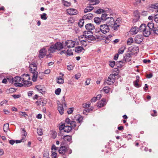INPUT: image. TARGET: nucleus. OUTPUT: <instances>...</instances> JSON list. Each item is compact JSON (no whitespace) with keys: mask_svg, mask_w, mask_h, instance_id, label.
<instances>
[{"mask_svg":"<svg viewBox=\"0 0 158 158\" xmlns=\"http://www.w3.org/2000/svg\"><path fill=\"white\" fill-rule=\"evenodd\" d=\"M63 139L65 141H67L68 142H69L72 140V137L68 135H65L63 136Z\"/></svg>","mask_w":158,"mask_h":158,"instance_id":"bb28decb","label":"nucleus"},{"mask_svg":"<svg viewBox=\"0 0 158 158\" xmlns=\"http://www.w3.org/2000/svg\"><path fill=\"white\" fill-rule=\"evenodd\" d=\"M99 2V1L98 0H90V4L89 5H94L98 4Z\"/></svg>","mask_w":158,"mask_h":158,"instance_id":"7c9ffc66","label":"nucleus"},{"mask_svg":"<svg viewBox=\"0 0 158 158\" xmlns=\"http://www.w3.org/2000/svg\"><path fill=\"white\" fill-rule=\"evenodd\" d=\"M131 60V52H128L125 53L124 56L123 61L125 62H129Z\"/></svg>","mask_w":158,"mask_h":158,"instance_id":"9d476101","label":"nucleus"},{"mask_svg":"<svg viewBox=\"0 0 158 158\" xmlns=\"http://www.w3.org/2000/svg\"><path fill=\"white\" fill-rule=\"evenodd\" d=\"M104 103L101 102H98L97 103V106L99 108L103 107L105 105Z\"/></svg>","mask_w":158,"mask_h":158,"instance_id":"8fccbe9b","label":"nucleus"},{"mask_svg":"<svg viewBox=\"0 0 158 158\" xmlns=\"http://www.w3.org/2000/svg\"><path fill=\"white\" fill-rule=\"evenodd\" d=\"M139 81V79H137L134 82V85L136 87L139 88L140 86V85L138 84Z\"/></svg>","mask_w":158,"mask_h":158,"instance_id":"58836bf2","label":"nucleus"},{"mask_svg":"<svg viewBox=\"0 0 158 158\" xmlns=\"http://www.w3.org/2000/svg\"><path fill=\"white\" fill-rule=\"evenodd\" d=\"M65 125V123H63L59 127V129L61 131L62 130H64V127Z\"/></svg>","mask_w":158,"mask_h":158,"instance_id":"bf43d9fd","label":"nucleus"},{"mask_svg":"<svg viewBox=\"0 0 158 158\" xmlns=\"http://www.w3.org/2000/svg\"><path fill=\"white\" fill-rule=\"evenodd\" d=\"M84 49L83 47L81 46H78L75 48V52L78 53L81 52Z\"/></svg>","mask_w":158,"mask_h":158,"instance_id":"393cba45","label":"nucleus"},{"mask_svg":"<svg viewBox=\"0 0 158 158\" xmlns=\"http://www.w3.org/2000/svg\"><path fill=\"white\" fill-rule=\"evenodd\" d=\"M93 109V107H91V108H85V109L83 111V113L84 114H87V113H89L90 111H92Z\"/></svg>","mask_w":158,"mask_h":158,"instance_id":"a878e982","label":"nucleus"},{"mask_svg":"<svg viewBox=\"0 0 158 158\" xmlns=\"http://www.w3.org/2000/svg\"><path fill=\"white\" fill-rule=\"evenodd\" d=\"M23 76L24 77L22 78V81L24 85L27 87L30 86L31 85L32 82L28 81L30 79L29 75L28 74H24Z\"/></svg>","mask_w":158,"mask_h":158,"instance_id":"7ed1b4c3","label":"nucleus"},{"mask_svg":"<svg viewBox=\"0 0 158 158\" xmlns=\"http://www.w3.org/2000/svg\"><path fill=\"white\" fill-rule=\"evenodd\" d=\"M115 64V62L114 61H110L109 65L112 68L114 67Z\"/></svg>","mask_w":158,"mask_h":158,"instance_id":"e2e57ef3","label":"nucleus"},{"mask_svg":"<svg viewBox=\"0 0 158 158\" xmlns=\"http://www.w3.org/2000/svg\"><path fill=\"white\" fill-rule=\"evenodd\" d=\"M133 15L135 17V19L136 21H138L140 18L138 10H135L134 11Z\"/></svg>","mask_w":158,"mask_h":158,"instance_id":"412c9836","label":"nucleus"},{"mask_svg":"<svg viewBox=\"0 0 158 158\" xmlns=\"http://www.w3.org/2000/svg\"><path fill=\"white\" fill-rule=\"evenodd\" d=\"M67 13L70 15H75L77 14V12L76 10L71 8L67 10Z\"/></svg>","mask_w":158,"mask_h":158,"instance_id":"ddd939ff","label":"nucleus"},{"mask_svg":"<svg viewBox=\"0 0 158 158\" xmlns=\"http://www.w3.org/2000/svg\"><path fill=\"white\" fill-rule=\"evenodd\" d=\"M108 15L107 14L105 13L102 14V15L101 19L102 21V22H103L104 21H106L107 20V19L108 17H107Z\"/></svg>","mask_w":158,"mask_h":158,"instance_id":"c756f323","label":"nucleus"},{"mask_svg":"<svg viewBox=\"0 0 158 158\" xmlns=\"http://www.w3.org/2000/svg\"><path fill=\"white\" fill-rule=\"evenodd\" d=\"M42 86L40 85H38L36 86V89L40 93L43 94V93L45 92L44 89L42 88Z\"/></svg>","mask_w":158,"mask_h":158,"instance_id":"4be33fe9","label":"nucleus"},{"mask_svg":"<svg viewBox=\"0 0 158 158\" xmlns=\"http://www.w3.org/2000/svg\"><path fill=\"white\" fill-rule=\"evenodd\" d=\"M143 38L142 35H138L135 37V42L136 44H140L143 41Z\"/></svg>","mask_w":158,"mask_h":158,"instance_id":"1a4fd4ad","label":"nucleus"},{"mask_svg":"<svg viewBox=\"0 0 158 158\" xmlns=\"http://www.w3.org/2000/svg\"><path fill=\"white\" fill-rule=\"evenodd\" d=\"M22 78L21 77L19 76H16L14 78V82H15V83L22 81Z\"/></svg>","mask_w":158,"mask_h":158,"instance_id":"c85d7f7f","label":"nucleus"},{"mask_svg":"<svg viewBox=\"0 0 158 158\" xmlns=\"http://www.w3.org/2000/svg\"><path fill=\"white\" fill-rule=\"evenodd\" d=\"M9 124L8 123L5 124L3 126V130L5 132H6L8 130Z\"/></svg>","mask_w":158,"mask_h":158,"instance_id":"72a5a7b5","label":"nucleus"},{"mask_svg":"<svg viewBox=\"0 0 158 158\" xmlns=\"http://www.w3.org/2000/svg\"><path fill=\"white\" fill-rule=\"evenodd\" d=\"M94 22L97 25L100 24L102 22L101 18L98 17H96L94 19Z\"/></svg>","mask_w":158,"mask_h":158,"instance_id":"b1692460","label":"nucleus"},{"mask_svg":"<svg viewBox=\"0 0 158 158\" xmlns=\"http://www.w3.org/2000/svg\"><path fill=\"white\" fill-rule=\"evenodd\" d=\"M85 27L87 31H85L83 32L85 34H92V32L91 31L94 30L95 28L94 26L92 23L87 24L85 25Z\"/></svg>","mask_w":158,"mask_h":158,"instance_id":"39448f33","label":"nucleus"},{"mask_svg":"<svg viewBox=\"0 0 158 158\" xmlns=\"http://www.w3.org/2000/svg\"><path fill=\"white\" fill-rule=\"evenodd\" d=\"M99 29L103 34H106L110 31L108 25L106 24H102L100 26Z\"/></svg>","mask_w":158,"mask_h":158,"instance_id":"423d86ee","label":"nucleus"},{"mask_svg":"<svg viewBox=\"0 0 158 158\" xmlns=\"http://www.w3.org/2000/svg\"><path fill=\"white\" fill-rule=\"evenodd\" d=\"M57 155V153L55 152H52V158H56Z\"/></svg>","mask_w":158,"mask_h":158,"instance_id":"680f3d73","label":"nucleus"},{"mask_svg":"<svg viewBox=\"0 0 158 158\" xmlns=\"http://www.w3.org/2000/svg\"><path fill=\"white\" fill-rule=\"evenodd\" d=\"M62 3L65 6H69L70 5L71 3L70 2H69L67 1H66L63 0H62Z\"/></svg>","mask_w":158,"mask_h":158,"instance_id":"09e8293b","label":"nucleus"},{"mask_svg":"<svg viewBox=\"0 0 158 158\" xmlns=\"http://www.w3.org/2000/svg\"><path fill=\"white\" fill-rule=\"evenodd\" d=\"M125 49V47H122L119 48L118 50V54H123Z\"/></svg>","mask_w":158,"mask_h":158,"instance_id":"c03bdc74","label":"nucleus"},{"mask_svg":"<svg viewBox=\"0 0 158 158\" xmlns=\"http://www.w3.org/2000/svg\"><path fill=\"white\" fill-rule=\"evenodd\" d=\"M64 43L62 42V44L60 42H57L55 44L56 48L57 50H60L63 48Z\"/></svg>","mask_w":158,"mask_h":158,"instance_id":"4468645a","label":"nucleus"},{"mask_svg":"<svg viewBox=\"0 0 158 158\" xmlns=\"http://www.w3.org/2000/svg\"><path fill=\"white\" fill-rule=\"evenodd\" d=\"M85 40H80L81 44L82 45L84 46H85L87 45L86 42L87 41V40H86V39Z\"/></svg>","mask_w":158,"mask_h":158,"instance_id":"a18cd8bd","label":"nucleus"},{"mask_svg":"<svg viewBox=\"0 0 158 158\" xmlns=\"http://www.w3.org/2000/svg\"><path fill=\"white\" fill-rule=\"evenodd\" d=\"M133 41V39L132 38H131L128 39L127 41V44H128L130 45L131 43H132Z\"/></svg>","mask_w":158,"mask_h":158,"instance_id":"052dcab7","label":"nucleus"},{"mask_svg":"<svg viewBox=\"0 0 158 158\" xmlns=\"http://www.w3.org/2000/svg\"><path fill=\"white\" fill-rule=\"evenodd\" d=\"M90 104L89 102H87L86 103H83L82 106L83 107L86 108L89 107L90 106Z\"/></svg>","mask_w":158,"mask_h":158,"instance_id":"79ce46f5","label":"nucleus"},{"mask_svg":"<svg viewBox=\"0 0 158 158\" xmlns=\"http://www.w3.org/2000/svg\"><path fill=\"white\" fill-rule=\"evenodd\" d=\"M66 54L68 56H71L73 55V53L71 49H68L66 51Z\"/></svg>","mask_w":158,"mask_h":158,"instance_id":"3c124183","label":"nucleus"},{"mask_svg":"<svg viewBox=\"0 0 158 158\" xmlns=\"http://www.w3.org/2000/svg\"><path fill=\"white\" fill-rule=\"evenodd\" d=\"M104 10L102 9H99L96 10L95 12L98 14H100L104 12Z\"/></svg>","mask_w":158,"mask_h":158,"instance_id":"13d9d810","label":"nucleus"},{"mask_svg":"<svg viewBox=\"0 0 158 158\" xmlns=\"http://www.w3.org/2000/svg\"><path fill=\"white\" fill-rule=\"evenodd\" d=\"M116 75L115 74H110L108 77V79L105 81V83L109 85H112L115 82V76Z\"/></svg>","mask_w":158,"mask_h":158,"instance_id":"20e7f679","label":"nucleus"},{"mask_svg":"<svg viewBox=\"0 0 158 158\" xmlns=\"http://www.w3.org/2000/svg\"><path fill=\"white\" fill-rule=\"evenodd\" d=\"M84 23V21L83 19H81L79 20L78 22V26L80 27H81L83 26Z\"/></svg>","mask_w":158,"mask_h":158,"instance_id":"e433bc0d","label":"nucleus"},{"mask_svg":"<svg viewBox=\"0 0 158 158\" xmlns=\"http://www.w3.org/2000/svg\"><path fill=\"white\" fill-rule=\"evenodd\" d=\"M106 24H107V25H108V26H112V25H113V24L114 23V18L112 17H109L107 19V20H106Z\"/></svg>","mask_w":158,"mask_h":158,"instance_id":"9b49d317","label":"nucleus"},{"mask_svg":"<svg viewBox=\"0 0 158 158\" xmlns=\"http://www.w3.org/2000/svg\"><path fill=\"white\" fill-rule=\"evenodd\" d=\"M110 89L108 86H106L103 88V90L106 93H108L110 91Z\"/></svg>","mask_w":158,"mask_h":158,"instance_id":"37998d69","label":"nucleus"},{"mask_svg":"<svg viewBox=\"0 0 158 158\" xmlns=\"http://www.w3.org/2000/svg\"><path fill=\"white\" fill-rule=\"evenodd\" d=\"M83 118L79 114L77 115L75 117V120L78 123H81L82 121Z\"/></svg>","mask_w":158,"mask_h":158,"instance_id":"a211bd4d","label":"nucleus"},{"mask_svg":"<svg viewBox=\"0 0 158 158\" xmlns=\"http://www.w3.org/2000/svg\"><path fill=\"white\" fill-rule=\"evenodd\" d=\"M58 151L60 154L64 155L66 153V147L64 146H61Z\"/></svg>","mask_w":158,"mask_h":158,"instance_id":"2eb2a0df","label":"nucleus"},{"mask_svg":"<svg viewBox=\"0 0 158 158\" xmlns=\"http://www.w3.org/2000/svg\"><path fill=\"white\" fill-rule=\"evenodd\" d=\"M154 20L156 23H158V14L155 15Z\"/></svg>","mask_w":158,"mask_h":158,"instance_id":"338daca9","label":"nucleus"},{"mask_svg":"<svg viewBox=\"0 0 158 158\" xmlns=\"http://www.w3.org/2000/svg\"><path fill=\"white\" fill-rule=\"evenodd\" d=\"M72 130V127L69 125H65L64 131L68 133L69 132Z\"/></svg>","mask_w":158,"mask_h":158,"instance_id":"aec40b11","label":"nucleus"},{"mask_svg":"<svg viewBox=\"0 0 158 158\" xmlns=\"http://www.w3.org/2000/svg\"><path fill=\"white\" fill-rule=\"evenodd\" d=\"M46 15L47 14L46 13H43L41 15V18L43 20H45L47 19Z\"/></svg>","mask_w":158,"mask_h":158,"instance_id":"de8ad7c7","label":"nucleus"},{"mask_svg":"<svg viewBox=\"0 0 158 158\" xmlns=\"http://www.w3.org/2000/svg\"><path fill=\"white\" fill-rule=\"evenodd\" d=\"M61 106H58V110L60 114L62 115L64 113V109L63 107V105H61Z\"/></svg>","mask_w":158,"mask_h":158,"instance_id":"473e14b6","label":"nucleus"},{"mask_svg":"<svg viewBox=\"0 0 158 158\" xmlns=\"http://www.w3.org/2000/svg\"><path fill=\"white\" fill-rule=\"evenodd\" d=\"M69 124L70 126L72 127V129L74 128L76 126V122L75 121H71Z\"/></svg>","mask_w":158,"mask_h":158,"instance_id":"4c0bfd02","label":"nucleus"},{"mask_svg":"<svg viewBox=\"0 0 158 158\" xmlns=\"http://www.w3.org/2000/svg\"><path fill=\"white\" fill-rule=\"evenodd\" d=\"M153 32L157 35H158V27H156L152 31Z\"/></svg>","mask_w":158,"mask_h":158,"instance_id":"4d7b16f0","label":"nucleus"},{"mask_svg":"<svg viewBox=\"0 0 158 158\" xmlns=\"http://www.w3.org/2000/svg\"><path fill=\"white\" fill-rule=\"evenodd\" d=\"M47 51L45 48H43L41 49L39 51V57L40 59L43 58L45 55Z\"/></svg>","mask_w":158,"mask_h":158,"instance_id":"f8f14e48","label":"nucleus"},{"mask_svg":"<svg viewBox=\"0 0 158 158\" xmlns=\"http://www.w3.org/2000/svg\"><path fill=\"white\" fill-rule=\"evenodd\" d=\"M61 91V89L60 88H58L56 89L55 91V93L56 95H59L60 94Z\"/></svg>","mask_w":158,"mask_h":158,"instance_id":"6e6d98bb","label":"nucleus"},{"mask_svg":"<svg viewBox=\"0 0 158 158\" xmlns=\"http://www.w3.org/2000/svg\"><path fill=\"white\" fill-rule=\"evenodd\" d=\"M151 7L156 9H157L156 11V12L157 11L158 12V3L152 5L151 6Z\"/></svg>","mask_w":158,"mask_h":158,"instance_id":"ea45409f","label":"nucleus"},{"mask_svg":"<svg viewBox=\"0 0 158 158\" xmlns=\"http://www.w3.org/2000/svg\"><path fill=\"white\" fill-rule=\"evenodd\" d=\"M37 133L39 135H42L43 134L42 130L41 129H38L37 130Z\"/></svg>","mask_w":158,"mask_h":158,"instance_id":"603ef678","label":"nucleus"},{"mask_svg":"<svg viewBox=\"0 0 158 158\" xmlns=\"http://www.w3.org/2000/svg\"><path fill=\"white\" fill-rule=\"evenodd\" d=\"M75 42L72 40H67L64 43V47H67L68 48H73L74 47Z\"/></svg>","mask_w":158,"mask_h":158,"instance_id":"6e6552de","label":"nucleus"},{"mask_svg":"<svg viewBox=\"0 0 158 158\" xmlns=\"http://www.w3.org/2000/svg\"><path fill=\"white\" fill-rule=\"evenodd\" d=\"M139 30L143 32V34L144 36L148 37L151 34V31L149 29L146 25L144 24H142L139 27Z\"/></svg>","mask_w":158,"mask_h":158,"instance_id":"f03ea898","label":"nucleus"},{"mask_svg":"<svg viewBox=\"0 0 158 158\" xmlns=\"http://www.w3.org/2000/svg\"><path fill=\"white\" fill-rule=\"evenodd\" d=\"M83 36L85 38V39L89 42H90V41L95 40H96V38L93 35V33L91 34H85L83 33Z\"/></svg>","mask_w":158,"mask_h":158,"instance_id":"0eeeda50","label":"nucleus"},{"mask_svg":"<svg viewBox=\"0 0 158 158\" xmlns=\"http://www.w3.org/2000/svg\"><path fill=\"white\" fill-rule=\"evenodd\" d=\"M7 81L10 83H12L14 82V78H13L11 76H10L7 78Z\"/></svg>","mask_w":158,"mask_h":158,"instance_id":"a19ab883","label":"nucleus"},{"mask_svg":"<svg viewBox=\"0 0 158 158\" xmlns=\"http://www.w3.org/2000/svg\"><path fill=\"white\" fill-rule=\"evenodd\" d=\"M147 27H148L149 29H150L151 31H152L153 30V29L156 27L154 26V23H153L152 21H151L149 22L148 23Z\"/></svg>","mask_w":158,"mask_h":158,"instance_id":"f3484780","label":"nucleus"},{"mask_svg":"<svg viewBox=\"0 0 158 158\" xmlns=\"http://www.w3.org/2000/svg\"><path fill=\"white\" fill-rule=\"evenodd\" d=\"M19 114L20 115L23 116L25 117L28 116L26 113L24 112L20 111L19 112Z\"/></svg>","mask_w":158,"mask_h":158,"instance_id":"5fc2aeb1","label":"nucleus"},{"mask_svg":"<svg viewBox=\"0 0 158 158\" xmlns=\"http://www.w3.org/2000/svg\"><path fill=\"white\" fill-rule=\"evenodd\" d=\"M56 49L54 44L50 46L48 51L49 53H53L56 51Z\"/></svg>","mask_w":158,"mask_h":158,"instance_id":"dca6fc26","label":"nucleus"},{"mask_svg":"<svg viewBox=\"0 0 158 158\" xmlns=\"http://www.w3.org/2000/svg\"><path fill=\"white\" fill-rule=\"evenodd\" d=\"M118 22V20H116L115 22L113 24V25H112V26H111L112 28H113L114 30H117L118 29V27L119 26V25L118 24L117 22Z\"/></svg>","mask_w":158,"mask_h":158,"instance_id":"6ab92c4d","label":"nucleus"},{"mask_svg":"<svg viewBox=\"0 0 158 158\" xmlns=\"http://www.w3.org/2000/svg\"><path fill=\"white\" fill-rule=\"evenodd\" d=\"M93 17V14L92 13H89L83 16V18L87 19H91Z\"/></svg>","mask_w":158,"mask_h":158,"instance_id":"5701e85b","label":"nucleus"},{"mask_svg":"<svg viewBox=\"0 0 158 158\" xmlns=\"http://www.w3.org/2000/svg\"><path fill=\"white\" fill-rule=\"evenodd\" d=\"M94 9V7L92 6H88L85 8L84 10V12L85 13L90 12L93 10Z\"/></svg>","mask_w":158,"mask_h":158,"instance_id":"cd10ccee","label":"nucleus"},{"mask_svg":"<svg viewBox=\"0 0 158 158\" xmlns=\"http://www.w3.org/2000/svg\"><path fill=\"white\" fill-rule=\"evenodd\" d=\"M49 157L48 152H44L43 154V158H48Z\"/></svg>","mask_w":158,"mask_h":158,"instance_id":"864d4df0","label":"nucleus"},{"mask_svg":"<svg viewBox=\"0 0 158 158\" xmlns=\"http://www.w3.org/2000/svg\"><path fill=\"white\" fill-rule=\"evenodd\" d=\"M58 149V148L56 147L54 144L52 145L51 150H56Z\"/></svg>","mask_w":158,"mask_h":158,"instance_id":"69168bd1","label":"nucleus"},{"mask_svg":"<svg viewBox=\"0 0 158 158\" xmlns=\"http://www.w3.org/2000/svg\"><path fill=\"white\" fill-rule=\"evenodd\" d=\"M16 89L15 88H11L8 89L9 93H13L15 92Z\"/></svg>","mask_w":158,"mask_h":158,"instance_id":"0e129e2a","label":"nucleus"},{"mask_svg":"<svg viewBox=\"0 0 158 158\" xmlns=\"http://www.w3.org/2000/svg\"><path fill=\"white\" fill-rule=\"evenodd\" d=\"M138 28L137 27H135L131 29V31L132 34H136L138 31Z\"/></svg>","mask_w":158,"mask_h":158,"instance_id":"2f4dec72","label":"nucleus"},{"mask_svg":"<svg viewBox=\"0 0 158 158\" xmlns=\"http://www.w3.org/2000/svg\"><path fill=\"white\" fill-rule=\"evenodd\" d=\"M125 62V61H119L116 62V64L118 65V67L120 66L121 67L122 66H123L124 65Z\"/></svg>","mask_w":158,"mask_h":158,"instance_id":"f704fd0d","label":"nucleus"},{"mask_svg":"<svg viewBox=\"0 0 158 158\" xmlns=\"http://www.w3.org/2000/svg\"><path fill=\"white\" fill-rule=\"evenodd\" d=\"M81 76V74L80 73H77L74 76V77L76 79L78 80L80 77Z\"/></svg>","mask_w":158,"mask_h":158,"instance_id":"774afa93","label":"nucleus"},{"mask_svg":"<svg viewBox=\"0 0 158 158\" xmlns=\"http://www.w3.org/2000/svg\"><path fill=\"white\" fill-rule=\"evenodd\" d=\"M29 69L32 75V80L34 81H36L37 78L38 73L36 71L37 67L36 64L34 62L31 63L29 65Z\"/></svg>","mask_w":158,"mask_h":158,"instance_id":"f257e3e1","label":"nucleus"},{"mask_svg":"<svg viewBox=\"0 0 158 158\" xmlns=\"http://www.w3.org/2000/svg\"><path fill=\"white\" fill-rule=\"evenodd\" d=\"M57 79V82L58 83L62 84L64 83V80L60 76L58 77Z\"/></svg>","mask_w":158,"mask_h":158,"instance_id":"c9c22d12","label":"nucleus"},{"mask_svg":"<svg viewBox=\"0 0 158 158\" xmlns=\"http://www.w3.org/2000/svg\"><path fill=\"white\" fill-rule=\"evenodd\" d=\"M24 85V83H19V82H17V83H14V85L16 87H22Z\"/></svg>","mask_w":158,"mask_h":158,"instance_id":"49530a36","label":"nucleus"}]
</instances>
